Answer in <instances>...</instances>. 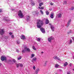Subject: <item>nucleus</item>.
Instances as JSON below:
<instances>
[{
	"instance_id": "1",
	"label": "nucleus",
	"mask_w": 74,
	"mask_h": 74,
	"mask_svg": "<svg viewBox=\"0 0 74 74\" xmlns=\"http://www.w3.org/2000/svg\"><path fill=\"white\" fill-rule=\"evenodd\" d=\"M37 26L38 28H40V30L42 33H45V29L43 27H41L44 25V22L42 20L40 19L37 20Z\"/></svg>"
},
{
	"instance_id": "2",
	"label": "nucleus",
	"mask_w": 74,
	"mask_h": 74,
	"mask_svg": "<svg viewBox=\"0 0 74 74\" xmlns=\"http://www.w3.org/2000/svg\"><path fill=\"white\" fill-rule=\"evenodd\" d=\"M18 15L19 16V18H23L24 16L22 12V11L21 10H19L18 12Z\"/></svg>"
},
{
	"instance_id": "3",
	"label": "nucleus",
	"mask_w": 74,
	"mask_h": 74,
	"mask_svg": "<svg viewBox=\"0 0 74 74\" xmlns=\"http://www.w3.org/2000/svg\"><path fill=\"white\" fill-rule=\"evenodd\" d=\"M52 40H54V38L52 36H51L49 37L48 40L49 42L51 43Z\"/></svg>"
},
{
	"instance_id": "4",
	"label": "nucleus",
	"mask_w": 74,
	"mask_h": 74,
	"mask_svg": "<svg viewBox=\"0 0 74 74\" xmlns=\"http://www.w3.org/2000/svg\"><path fill=\"white\" fill-rule=\"evenodd\" d=\"M4 33V29H0V34L1 35H3Z\"/></svg>"
},
{
	"instance_id": "5",
	"label": "nucleus",
	"mask_w": 74,
	"mask_h": 74,
	"mask_svg": "<svg viewBox=\"0 0 74 74\" xmlns=\"http://www.w3.org/2000/svg\"><path fill=\"white\" fill-rule=\"evenodd\" d=\"M6 58L5 56H2L1 57V59L2 61H4L5 60H6Z\"/></svg>"
},
{
	"instance_id": "6",
	"label": "nucleus",
	"mask_w": 74,
	"mask_h": 74,
	"mask_svg": "<svg viewBox=\"0 0 74 74\" xmlns=\"http://www.w3.org/2000/svg\"><path fill=\"white\" fill-rule=\"evenodd\" d=\"M24 49L26 51H27L28 52H30V49L27 48V47H25Z\"/></svg>"
},
{
	"instance_id": "7",
	"label": "nucleus",
	"mask_w": 74,
	"mask_h": 74,
	"mask_svg": "<svg viewBox=\"0 0 74 74\" xmlns=\"http://www.w3.org/2000/svg\"><path fill=\"white\" fill-rule=\"evenodd\" d=\"M57 16L58 18H61V17H62V13H59L57 15Z\"/></svg>"
},
{
	"instance_id": "8",
	"label": "nucleus",
	"mask_w": 74,
	"mask_h": 74,
	"mask_svg": "<svg viewBox=\"0 0 74 74\" xmlns=\"http://www.w3.org/2000/svg\"><path fill=\"white\" fill-rule=\"evenodd\" d=\"M16 66L18 68L19 67V66H20V67H22L23 66V64H16Z\"/></svg>"
},
{
	"instance_id": "9",
	"label": "nucleus",
	"mask_w": 74,
	"mask_h": 74,
	"mask_svg": "<svg viewBox=\"0 0 74 74\" xmlns=\"http://www.w3.org/2000/svg\"><path fill=\"white\" fill-rule=\"evenodd\" d=\"M39 71H40V69H37L35 72V74H38V72H39Z\"/></svg>"
},
{
	"instance_id": "10",
	"label": "nucleus",
	"mask_w": 74,
	"mask_h": 74,
	"mask_svg": "<svg viewBox=\"0 0 74 74\" xmlns=\"http://www.w3.org/2000/svg\"><path fill=\"white\" fill-rule=\"evenodd\" d=\"M36 60H37V58L34 57L33 58L32 60V62H33V63H34V61L36 62Z\"/></svg>"
},
{
	"instance_id": "11",
	"label": "nucleus",
	"mask_w": 74,
	"mask_h": 74,
	"mask_svg": "<svg viewBox=\"0 0 74 74\" xmlns=\"http://www.w3.org/2000/svg\"><path fill=\"white\" fill-rule=\"evenodd\" d=\"M53 15H54V13H52L50 15V17L51 19H53L54 18Z\"/></svg>"
},
{
	"instance_id": "12",
	"label": "nucleus",
	"mask_w": 74,
	"mask_h": 74,
	"mask_svg": "<svg viewBox=\"0 0 74 74\" xmlns=\"http://www.w3.org/2000/svg\"><path fill=\"white\" fill-rule=\"evenodd\" d=\"M50 27H51V28L52 30L53 31V32H54V29H55V27H54L53 26L51 25L50 26Z\"/></svg>"
},
{
	"instance_id": "13",
	"label": "nucleus",
	"mask_w": 74,
	"mask_h": 74,
	"mask_svg": "<svg viewBox=\"0 0 74 74\" xmlns=\"http://www.w3.org/2000/svg\"><path fill=\"white\" fill-rule=\"evenodd\" d=\"M31 4L32 6L34 5L35 3H34V1L31 0Z\"/></svg>"
},
{
	"instance_id": "14",
	"label": "nucleus",
	"mask_w": 74,
	"mask_h": 74,
	"mask_svg": "<svg viewBox=\"0 0 74 74\" xmlns=\"http://www.w3.org/2000/svg\"><path fill=\"white\" fill-rule=\"evenodd\" d=\"M21 39H22V40H25V39H26V37H25V36L24 35L21 36Z\"/></svg>"
},
{
	"instance_id": "15",
	"label": "nucleus",
	"mask_w": 74,
	"mask_h": 74,
	"mask_svg": "<svg viewBox=\"0 0 74 74\" xmlns=\"http://www.w3.org/2000/svg\"><path fill=\"white\" fill-rule=\"evenodd\" d=\"M71 19H70L68 22V23L67 24V26H69V25H70V23L71 22Z\"/></svg>"
},
{
	"instance_id": "16",
	"label": "nucleus",
	"mask_w": 74,
	"mask_h": 74,
	"mask_svg": "<svg viewBox=\"0 0 74 74\" xmlns=\"http://www.w3.org/2000/svg\"><path fill=\"white\" fill-rule=\"evenodd\" d=\"M26 20L27 21H30V16H27L26 17Z\"/></svg>"
},
{
	"instance_id": "17",
	"label": "nucleus",
	"mask_w": 74,
	"mask_h": 74,
	"mask_svg": "<svg viewBox=\"0 0 74 74\" xmlns=\"http://www.w3.org/2000/svg\"><path fill=\"white\" fill-rule=\"evenodd\" d=\"M46 24L47 25V24H48L49 23V20L47 19H46Z\"/></svg>"
},
{
	"instance_id": "18",
	"label": "nucleus",
	"mask_w": 74,
	"mask_h": 74,
	"mask_svg": "<svg viewBox=\"0 0 74 74\" xmlns=\"http://www.w3.org/2000/svg\"><path fill=\"white\" fill-rule=\"evenodd\" d=\"M48 62L47 61H45L44 64V66H47V63Z\"/></svg>"
},
{
	"instance_id": "19",
	"label": "nucleus",
	"mask_w": 74,
	"mask_h": 74,
	"mask_svg": "<svg viewBox=\"0 0 74 74\" xmlns=\"http://www.w3.org/2000/svg\"><path fill=\"white\" fill-rule=\"evenodd\" d=\"M32 49L34 51H36V48H35V46H32Z\"/></svg>"
},
{
	"instance_id": "20",
	"label": "nucleus",
	"mask_w": 74,
	"mask_h": 74,
	"mask_svg": "<svg viewBox=\"0 0 74 74\" xmlns=\"http://www.w3.org/2000/svg\"><path fill=\"white\" fill-rule=\"evenodd\" d=\"M34 56L35 55H34V54H31V58H33L34 57Z\"/></svg>"
},
{
	"instance_id": "21",
	"label": "nucleus",
	"mask_w": 74,
	"mask_h": 74,
	"mask_svg": "<svg viewBox=\"0 0 74 74\" xmlns=\"http://www.w3.org/2000/svg\"><path fill=\"white\" fill-rule=\"evenodd\" d=\"M59 66V65L58 64H56L55 65V67L56 68H58V67Z\"/></svg>"
},
{
	"instance_id": "22",
	"label": "nucleus",
	"mask_w": 74,
	"mask_h": 74,
	"mask_svg": "<svg viewBox=\"0 0 74 74\" xmlns=\"http://www.w3.org/2000/svg\"><path fill=\"white\" fill-rule=\"evenodd\" d=\"M44 4V3H39V6L40 7H41L42 5H43V4Z\"/></svg>"
},
{
	"instance_id": "23",
	"label": "nucleus",
	"mask_w": 74,
	"mask_h": 74,
	"mask_svg": "<svg viewBox=\"0 0 74 74\" xmlns=\"http://www.w3.org/2000/svg\"><path fill=\"white\" fill-rule=\"evenodd\" d=\"M68 65V63H67V62H66L65 64H64V66H67Z\"/></svg>"
},
{
	"instance_id": "24",
	"label": "nucleus",
	"mask_w": 74,
	"mask_h": 74,
	"mask_svg": "<svg viewBox=\"0 0 74 74\" xmlns=\"http://www.w3.org/2000/svg\"><path fill=\"white\" fill-rule=\"evenodd\" d=\"M58 58V56H54L53 57V58L54 59H57V58Z\"/></svg>"
},
{
	"instance_id": "25",
	"label": "nucleus",
	"mask_w": 74,
	"mask_h": 74,
	"mask_svg": "<svg viewBox=\"0 0 74 74\" xmlns=\"http://www.w3.org/2000/svg\"><path fill=\"white\" fill-rule=\"evenodd\" d=\"M37 41H38V42H40V38H37Z\"/></svg>"
},
{
	"instance_id": "26",
	"label": "nucleus",
	"mask_w": 74,
	"mask_h": 74,
	"mask_svg": "<svg viewBox=\"0 0 74 74\" xmlns=\"http://www.w3.org/2000/svg\"><path fill=\"white\" fill-rule=\"evenodd\" d=\"M72 40L71 39L70 41V42H69V44H71V43H72Z\"/></svg>"
},
{
	"instance_id": "27",
	"label": "nucleus",
	"mask_w": 74,
	"mask_h": 74,
	"mask_svg": "<svg viewBox=\"0 0 74 74\" xmlns=\"http://www.w3.org/2000/svg\"><path fill=\"white\" fill-rule=\"evenodd\" d=\"M46 14L47 15H49V12H48V11H46Z\"/></svg>"
},
{
	"instance_id": "28",
	"label": "nucleus",
	"mask_w": 74,
	"mask_h": 74,
	"mask_svg": "<svg viewBox=\"0 0 74 74\" xmlns=\"http://www.w3.org/2000/svg\"><path fill=\"white\" fill-rule=\"evenodd\" d=\"M22 59V57H21V56H20L19 58H18V60H20V59Z\"/></svg>"
},
{
	"instance_id": "29",
	"label": "nucleus",
	"mask_w": 74,
	"mask_h": 74,
	"mask_svg": "<svg viewBox=\"0 0 74 74\" xmlns=\"http://www.w3.org/2000/svg\"><path fill=\"white\" fill-rule=\"evenodd\" d=\"M26 50L25 49L23 50L22 51V53H25V52H26Z\"/></svg>"
},
{
	"instance_id": "30",
	"label": "nucleus",
	"mask_w": 74,
	"mask_h": 74,
	"mask_svg": "<svg viewBox=\"0 0 74 74\" xmlns=\"http://www.w3.org/2000/svg\"><path fill=\"white\" fill-rule=\"evenodd\" d=\"M72 32V31H71V30H70L69 32H68V34H70V33H71Z\"/></svg>"
},
{
	"instance_id": "31",
	"label": "nucleus",
	"mask_w": 74,
	"mask_h": 74,
	"mask_svg": "<svg viewBox=\"0 0 74 74\" xmlns=\"http://www.w3.org/2000/svg\"><path fill=\"white\" fill-rule=\"evenodd\" d=\"M63 4H64L65 5L66 4H67V2H66V1H64Z\"/></svg>"
},
{
	"instance_id": "32",
	"label": "nucleus",
	"mask_w": 74,
	"mask_h": 74,
	"mask_svg": "<svg viewBox=\"0 0 74 74\" xmlns=\"http://www.w3.org/2000/svg\"><path fill=\"white\" fill-rule=\"evenodd\" d=\"M57 59V60H59V61H61V60H60V59L58 57Z\"/></svg>"
},
{
	"instance_id": "33",
	"label": "nucleus",
	"mask_w": 74,
	"mask_h": 74,
	"mask_svg": "<svg viewBox=\"0 0 74 74\" xmlns=\"http://www.w3.org/2000/svg\"><path fill=\"white\" fill-rule=\"evenodd\" d=\"M40 12L41 13V14H44L43 12L41 10H40Z\"/></svg>"
},
{
	"instance_id": "34",
	"label": "nucleus",
	"mask_w": 74,
	"mask_h": 74,
	"mask_svg": "<svg viewBox=\"0 0 74 74\" xmlns=\"http://www.w3.org/2000/svg\"><path fill=\"white\" fill-rule=\"evenodd\" d=\"M13 61L14 63H15L16 62V60H15L14 59H13Z\"/></svg>"
},
{
	"instance_id": "35",
	"label": "nucleus",
	"mask_w": 74,
	"mask_h": 74,
	"mask_svg": "<svg viewBox=\"0 0 74 74\" xmlns=\"http://www.w3.org/2000/svg\"><path fill=\"white\" fill-rule=\"evenodd\" d=\"M33 69L34 70H36V67H35V66H33Z\"/></svg>"
},
{
	"instance_id": "36",
	"label": "nucleus",
	"mask_w": 74,
	"mask_h": 74,
	"mask_svg": "<svg viewBox=\"0 0 74 74\" xmlns=\"http://www.w3.org/2000/svg\"><path fill=\"white\" fill-rule=\"evenodd\" d=\"M71 10H74V7H72L71 8Z\"/></svg>"
},
{
	"instance_id": "37",
	"label": "nucleus",
	"mask_w": 74,
	"mask_h": 74,
	"mask_svg": "<svg viewBox=\"0 0 74 74\" xmlns=\"http://www.w3.org/2000/svg\"><path fill=\"white\" fill-rule=\"evenodd\" d=\"M17 44H20V42L19 41H17Z\"/></svg>"
},
{
	"instance_id": "38",
	"label": "nucleus",
	"mask_w": 74,
	"mask_h": 74,
	"mask_svg": "<svg viewBox=\"0 0 74 74\" xmlns=\"http://www.w3.org/2000/svg\"><path fill=\"white\" fill-rule=\"evenodd\" d=\"M36 14H39V12H38V11H36Z\"/></svg>"
},
{
	"instance_id": "39",
	"label": "nucleus",
	"mask_w": 74,
	"mask_h": 74,
	"mask_svg": "<svg viewBox=\"0 0 74 74\" xmlns=\"http://www.w3.org/2000/svg\"><path fill=\"white\" fill-rule=\"evenodd\" d=\"M16 51L17 52H19V50L18 49H16Z\"/></svg>"
},
{
	"instance_id": "40",
	"label": "nucleus",
	"mask_w": 74,
	"mask_h": 74,
	"mask_svg": "<svg viewBox=\"0 0 74 74\" xmlns=\"http://www.w3.org/2000/svg\"><path fill=\"white\" fill-rule=\"evenodd\" d=\"M11 38H14V35L12 36Z\"/></svg>"
},
{
	"instance_id": "41",
	"label": "nucleus",
	"mask_w": 74,
	"mask_h": 74,
	"mask_svg": "<svg viewBox=\"0 0 74 74\" xmlns=\"http://www.w3.org/2000/svg\"><path fill=\"white\" fill-rule=\"evenodd\" d=\"M40 9L41 10H43L44 9V8H43V7H41L40 8Z\"/></svg>"
},
{
	"instance_id": "42",
	"label": "nucleus",
	"mask_w": 74,
	"mask_h": 74,
	"mask_svg": "<svg viewBox=\"0 0 74 74\" xmlns=\"http://www.w3.org/2000/svg\"><path fill=\"white\" fill-rule=\"evenodd\" d=\"M9 34L10 35H12V33L11 32H10L9 33Z\"/></svg>"
},
{
	"instance_id": "43",
	"label": "nucleus",
	"mask_w": 74,
	"mask_h": 74,
	"mask_svg": "<svg viewBox=\"0 0 74 74\" xmlns=\"http://www.w3.org/2000/svg\"><path fill=\"white\" fill-rule=\"evenodd\" d=\"M72 38L73 41H74V37H72Z\"/></svg>"
},
{
	"instance_id": "44",
	"label": "nucleus",
	"mask_w": 74,
	"mask_h": 74,
	"mask_svg": "<svg viewBox=\"0 0 74 74\" xmlns=\"http://www.w3.org/2000/svg\"><path fill=\"white\" fill-rule=\"evenodd\" d=\"M71 65H72V64L71 63L69 64V66H71Z\"/></svg>"
},
{
	"instance_id": "45",
	"label": "nucleus",
	"mask_w": 74,
	"mask_h": 74,
	"mask_svg": "<svg viewBox=\"0 0 74 74\" xmlns=\"http://www.w3.org/2000/svg\"><path fill=\"white\" fill-rule=\"evenodd\" d=\"M67 74H70V72H68L67 73Z\"/></svg>"
},
{
	"instance_id": "46",
	"label": "nucleus",
	"mask_w": 74,
	"mask_h": 74,
	"mask_svg": "<svg viewBox=\"0 0 74 74\" xmlns=\"http://www.w3.org/2000/svg\"><path fill=\"white\" fill-rule=\"evenodd\" d=\"M1 12H2V10L1 9H0V13Z\"/></svg>"
},
{
	"instance_id": "47",
	"label": "nucleus",
	"mask_w": 74,
	"mask_h": 74,
	"mask_svg": "<svg viewBox=\"0 0 74 74\" xmlns=\"http://www.w3.org/2000/svg\"><path fill=\"white\" fill-rule=\"evenodd\" d=\"M50 4H51V5H53V3H50Z\"/></svg>"
},
{
	"instance_id": "48",
	"label": "nucleus",
	"mask_w": 74,
	"mask_h": 74,
	"mask_svg": "<svg viewBox=\"0 0 74 74\" xmlns=\"http://www.w3.org/2000/svg\"><path fill=\"white\" fill-rule=\"evenodd\" d=\"M59 70L60 71H62V70L60 69H59Z\"/></svg>"
},
{
	"instance_id": "49",
	"label": "nucleus",
	"mask_w": 74,
	"mask_h": 74,
	"mask_svg": "<svg viewBox=\"0 0 74 74\" xmlns=\"http://www.w3.org/2000/svg\"><path fill=\"white\" fill-rule=\"evenodd\" d=\"M5 38H6V39H7V37L6 36V37H5Z\"/></svg>"
},
{
	"instance_id": "50",
	"label": "nucleus",
	"mask_w": 74,
	"mask_h": 74,
	"mask_svg": "<svg viewBox=\"0 0 74 74\" xmlns=\"http://www.w3.org/2000/svg\"><path fill=\"white\" fill-rule=\"evenodd\" d=\"M4 21H7V20L6 19L4 20Z\"/></svg>"
},
{
	"instance_id": "51",
	"label": "nucleus",
	"mask_w": 74,
	"mask_h": 74,
	"mask_svg": "<svg viewBox=\"0 0 74 74\" xmlns=\"http://www.w3.org/2000/svg\"><path fill=\"white\" fill-rule=\"evenodd\" d=\"M49 25H50V26H52V25H51V24H49Z\"/></svg>"
},
{
	"instance_id": "52",
	"label": "nucleus",
	"mask_w": 74,
	"mask_h": 74,
	"mask_svg": "<svg viewBox=\"0 0 74 74\" xmlns=\"http://www.w3.org/2000/svg\"><path fill=\"white\" fill-rule=\"evenodd\" d=\"M40 8H40V7H38V8H39V9H40Z\"/></svg>"
},
{
	"instance_id": "53",
	"label": "nucleus",
	"mask_w": 74,
	"mask_h": 74,
	"mask_svg": "<svg viewBox=\"0 0 74 74\" xmlns=\"http://www.w3.org/2000/svg\"><path fill=\"white\" fill-rule=\"evenodd\" d=\"M41 53H44V52H41Z\"/></svg>"
},
{
	"instance_id": "54",
	"label": "nucleus",
	"mask_w": 74,
	"mask_h": 74,
	"mask_svg": "<svg viewBox=\"0 0 74 74\" xmlns=\"http://www.w3.org/2000/svg\"><path fill=\"white\" fill-rule=\"evenodd\" d=\"M73 59H74V56H73Z\"/></svg>"
},
{
	"instance_id": "55",
	"label": "nucleus",
	"mask_w": 74,
	"mask_h": 74,
	"mask_svg": "<svg viewBox=\"0 0 74 74\" xmlns=\"http://www.w3.org/2000/svg\"><path fill=\"white\" fill-rule=\"evenodd\" d=\"M73 71H74V69H73Z\"/></svg>"
},
{
	"instance_id": "56",
	"label": "nucleus",
	"mask_w": 74,
	"mask_h": 74,
	"mask_svg": "<svg viewBox=\"0 0 74 74\" xmlns=\"http://www.w3.org/2000/svg\"><path fill=\"white\" fill-rule=\"evenodd\" d=\"M9 61H10V62H11V60H10Z\"/></svg>"
},
{
	"instance_id": "57",
	"label": "nucleus",
	"mask_w": 74,
	"mask_h": 74,
	"mask_svg": "<svg viewBox=\"0 0 74 74\" xmlns=\"http://www.w3.org/2000/svg\"><path fill=\"white\" fill-rule=\"evenodd\" d=\"M55 74H58V73H56Z\"/></svg>"
},
{
	"instance_id": "58",
	"label": "nucleus",
	"mask_w": 74,
	"mask_h": 74,
	"mask_svg": "<svg viewBox=\"0 0 74 74\" xmlns=\"http://www.w3.org/2000/svg\"><path fill=\"white\" fill-rule=\"evenodd\" d=\"M34 12V13H35V12Z\"/></svg>"
}]
</instances>
